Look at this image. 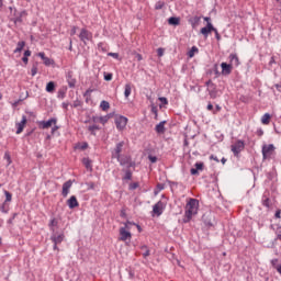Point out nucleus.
Segmentation results:
<instances>
[{
	"mask_svg": "<svg viewBox=\"0 0 281 281\" xmlns=\"http://www.w3.org/2000/svg\"><path fill=\"white\" fill-rule=\"evenodd\" d=\"M196 214H199V200L190 198L184 206L182 223H190L192 217L196 216Z\"/></svg>",
	"mask_w": 281,
	"mask_h": 281,
	"instance_id": "nucleus-1",
	"label": "nucleus"
},
{
	"mask_svg": "<svg viewBox=\"0 0 281 281\" xmlns=\"http://www.w3.org/2000/svg\"><path fill=\"white\" fill-rule=\"evenodd\" d=\"M131 225H133V223L126 222L124 227L119 229V240L122 243H127V240L131 243V238H133V234H131Z\"/></svg>",
	"mask_w": 281,
	"mask_h": 281,
	"instance_id": "nucleus-2",
	"label": "nucleus"
},
{
	"mask_svg": "<svg viewBox=\"0 0 281 281\" xmlns=\"http://www.w3.org/2000/svg\"><path fill=\"white\" fill-rule=\"evenodd\" d=\"M261 153L263 161H267L271 159V157H273V155L276 154V146H273V144L263 145Z\"/></svg>",
	"mask_w": 281,
	"mask_h": 281,
	"instance_id": "nucleus-3",
	"label": "nucleus"
},
{
	"mask_svg": "<svg viewBox=\"0 0 281 281\" xmlns=\"http://www.w3.org/2000/svg\"><path fill=\"white\" fill-rule=\"evenodd\" d=\"M10 12L12 14L11 21L14 22L15 25H19V23H23V16L27 14L25 11H18L16 9L10 7Z\"/></svg>",
	"mask_w": 281,
	"mask_h": 281,
	"instance_id": "nucleus-4",
	"label": "nucleus"
},
{
	"mask_svg": "<svg viewBox=\"0 0 281 281\" xmlns=\"http://www.w3.org/2000/svg\"><path fill=\"white\" fill-rule=\"evenodd\" d=\"M52 243H54L53 249L58 251V245L65 240V233H53L50 236Z\"/></svg>",
	"mask_w": 281,
	"mask_h": 281,
	"instance_id": "nucleus-5",
	"label": "nucleus"
},
{
	"mask_svg": "<svg viewBox=\"0 0 281 281\" xmlns=\"http://www.w3.org/2000/svg\"><path fill=\"white\" fill-rule=\"evenodd\" d=\"M115 126L117 128V131H124V128H126V125L128 124V119L126 116H115Z\"/></svg>",
	"mask_w": 281,
	"mask_h": 281,
	"instance_id": "nucleus-6",
	"label": "nucleus"
},
{
	"mask_svg": "<svg viewBox=\"0 0 281 281\" xmlns=\"http://www.w3.org/2000/svg\"><path fill=\"white\" fill-rule=\"evenodd\" d=\"M231 150L235 157H238L243 150H245V142L237 140L235 144L231 146Z\"/></svg>",
	"mask_w": 281,
	"mask_h": 281,
	"instance_id": "nucleus-7",
	"label": "nucleus"
},
{
	"mask_svg": "<svg viewBox=\"0 0 281 281\" xmlns=\"http://www.w3.org/2000/svg\"><path fill=\"white\" fill-rule=\"evenodd\" d=\"M125 143L124 140L116 144L112 150V159H120L122 157V151L124 150Z\"/></svg>",
	"mask_w": 281,
	"mask_h": 281,
	"instance_id": "nucleus-8",
	"label": "nucleus"
},
{
	"mask_svg": "<svg viewBox=\"0 0 281 281\" xmlns=\"http://www.w3.org/2000/svg\"><path fill=\"white\" fill-rule=\"evenodd\" d=\"M79 38H80L81 43H85V45H87L88 41L93 40V33L89 32L87 29H81V32L79 34Z\"/></svg>",
	"mask_w": 281,
	"mask_h": 281,
	"instance_id": "nucleus-9",
	"label": "nucleus"
},
{
	"mask_svg": "<svg viewBox=\"0 0 281 281\" xmlns=\"http://www.w3.org/2000/svg\"><path fill=\"white\" fill-rule=\"evenodd\" d=\"M58 120L56 117L49 119L48 121H41L40 128L46 130L52 128V126L56 125Z\"/></svg>",
	"mask_w": 281,
	"mask_h": 281,
	"instance_id": "nucleus-10",
	"label": "nucleus"
},
{
	"mask_svg": "<svg viewBox=\"0 0 281 281\" xmlns=\"http://www.w3.org/2000/svg\"><path fill=\"white\" fill-rule=\"evenodd\" d=\"M66 81L68 82V87L70 89L76 88V78H74V71L69 70L66 72Z\"/></svg>",
	"mask_w": 281,
	"mask_h": 281,
	"instance_id": "nucleus-11",
	"label": "nucleus"
},
{
	"mask_svg": "<svg viewBox=\"0 0 281 281\" xmlns=\"http://www.w3.org/2000/svg\"><path fill=\"white\" fill-rule=\"evenodd\" d=\"M164 202L158 201L154 206H153V212L154 214H156V216H161V214H164Z\"/></svg>",
	"mask_w": 281,
	"mask_h": 281,
	"instance_id": "nucleus-12",
	"label": "nucleus"
},
{
	"mask_svg": "<svg viewBox=\"0 0 281 281\" xmlns=\"http://www.w3.org/2000/svg\"><path fill=\"white\" fill-rule=\"evenodd\" d=\"M72 186H74V182L71 180L66 181L63 184L61 196L67 198L69 195V190H71Z\"/></svg>",
	"mask_w": 281,
	"mask_h": 281,
	"instance_id": "nucleus-13",
	"label": "nucleus"
},
{
	"mask_svg": "<svg viewBox=\"0 0 281 281\" xmlns=\"http://www.w3.org/2000/svg\"><path fill=\"white\" fill-rule=\"evenodd\" d=\"M25 124H27V117L25 115L22 116V121L16 123V135H21L23 133V128H25Z\"/></svg>",
	"mask_w": 281,
	"mask_h": 281,
	"instance_id": "nucleus-14",
	"label": "nucleus"
},
{
	"mask_svg": "<svg viewBox=\"0 0 281 281\" xmlns=\"http://www.w3.org/2000/svg\"><path fill=\"white\" fill-rule=\"evenodd\" d=\"M221 68H222V76H229V74H232V69H234V67L227 63H222Z\"/></svg>",
	"mask_w": 281,
	"mask_h": 281,
	"instance_id": "nucleus-15",
	"label": "nucleus"
},
{
	"mask_svg": "<svg viewBox=\"0 0 281 281\" xmlns=\"http://www.w3.org/2000/svg\"><path fill=\"white\" fill-rule=\"evenodd\" d=\"M229 65L233 67H238L240 65V59L238 58V55L236 54H231L228 56Z\"/></svg>",
	"mask_w": 281,
	"mask_h": 281,
	"instance_id": "nucleus-16",
	"label": "nucleus"
},
{
	"mask_svg": "<svg viewBox=\"0 0 281 281\" xmlns=\"http://www.w3.org/2000/svg\"><path fill=\"white\" fill-rule=\"evenodd\" d=\"M214 30V25L212 23H207L206 26L201 29V34H203V36H209L211 32H213Z\"/></svg>",
	"mask_w": 281,
	"mask_h": 281,
	"instance_id": "nucleus-17",
	"label": "nucleus"
},
{
	"mask_svg": "<svg viewBox=\"0 0 281 281\" xmlns=\"http://www.w3.org/2000/svg\"><path fill=\"white\" fill-rule=\"evenodd\" d=\"M67 205L70 210H74L75 207H78V205H80L78 203V199L76 198V195L70 196V199L67 201Z\"/></svg>",
	"mask_w": 281,
	"mask_h": 281,
	"instance_id": "nucleus-18",
	"label": "nucleus"
},
{
	"mask_svg": "<svg viewBox=\"0 0 281 281\" xmlns=\"http://www.w3.org/2000/svg\"><path fill=\"white\" fill-rule=\"evenodd\" d=\"M156 133L158 134H164L166 133V121H161L158 123L155 127Z\"/></svg>",
	"mask_w": 281,
	"mask_h": 281,
	"instance_id": "nucleus-19",
	"label": "nucleus"
},
{
	"mask_svg": "<svg viewBox=\"0 0 281 281\" xmlns=\"http://www.w3.org/2000/svg\"><path fill=\"white\" fill-rule=\"evenodd\" d=\"M199 170H203V162H196L195 168L190 170L191 175H199Z\"/></svg>",
	"mask_w": 281,
	"mask_h": 281,
	"instance_id": "nucleus-20",
	"label": "nucleus"
},
{
	"mask_svg": "<svg viewBox=\"0 0 281 281\" xmlns=\"http://www.w3.org/2000/svg\"><path fill=\"white\" fill-rule=\"evenodd\" d=\"M23 47H25V42L20 41L16 44V48L13 50L14 54H21L23 52Z\"/></svg>",
	"mask_w": 281,
	"mask_h": 281,
	"instance_id": "nucleus-21",
	"label": "nucleus"
},
{
	"mask_svg": "<svg viewBox=\"0 0 281 281\" xmlns=\"http://www.w3.org/2000/svg\"><path fill=\"white\" fill-rule=\"evenodd\" d=\"M46 91L47 93H54V91H56V83L54 81H49L46 85Z\"/></svg>",
	"mask_w": 281,
	"mask_h": 281,
	"instance_id": "nucleus-22",
	"label": "nucleus"
},
{
	"mask_svg": "<svg viewBox=\"0 0 281 281\" xmlns=\"http://www.w3.org/2000/svg\"><path fill=\"white\" fill-rule=\"evenodd\" d=\"M271 122V114L266 113L261 117V124H265L266 126L269 125Z\"/></svg>",
	"mask_w": 281,
	"mask_h": 281,
	"instance_id": "nucleus-23",
	"label": "nucleus"
},
{
	"mask_svg": "<svg viewBox=\"0 0 281 281\" xmlns=\"http://www.w3.org/2000/svg\"><path fill=\"white\" fill-rule=\"evenodd\" d=\"M0 212H2V214H8L10 212V203L3 202L0 205Z\"/></svg>",
	"mask_w": 281,
	"mask_h": 281,
	"instance_id": "nucleus-24",
	"label": "nucleus"
},
{
	"mask_svg": "<svg viewBox=\"0 0 281 281\" xmlns=\"http://www.w3.org/2000/svg\"><path fill=\"white\" fill-rule=\"evenodd\" d=\"M82 164H83L85 168H87V170H90V172H91V170H93V166L91 165V159L83 158Z\"/></svg>",
	"mask_w": 281,
	"mask_h": 281,
	"instance_id": "nucleus-25",
	"label": "nucleus"
},
{
	"mask_svg": "<svg viewBox=\"0 0 281 281\" xmlns=\"http://www.w3.org/2000/svg\"><path fill=\"white\" fill-rule=\"evenodd\" d=\"M189 23H191L192 27H196L199 23H201V16H193L189 20Z\"/></svg>",
	"mask_w": 281,
	"mask_h": 281,
	"instance_id": "nucleus-26",
	"label": "nucleus"
},
{
	"mask_svg": "<svg viewBox=\"0 0 281 281\" xmlns=\"http://www.w3.org/2000/svg\"><path fill=\"white\" fill-rule=\"evenodd\" d=\"M132 92H133V88H132L131 83H126L125 90H124V97L130 98Z\"/></svg>",
	"mask_w": 281,
	"mask_h": 281,
	"instance_id": "nucleus-27",
	"label": "nucleus"
},
{
	"mask_svg": "<svg viewBox=\"0 0 281 281\" xmlns=\"http://www.w3.org/2000/svg\"><path fill=\"white\" fill-rule=\"evenodd\" d=\"M65 95H67V88H61L57 92V98L59 100H65Z\"/></svg>",
	"mask_w": 281,
	"mask_h": 281,
	"instance_id": "nucleus-28",
	"label": "nucleus"
},
{
	"mask_svg": "<svg viewBox=\"0 0 281 281\" xmlns=\"http://www.w3.org/2000/svg\"><path fill=\"white\" fill-rule=\"evenodd\" d=\"M140 250L143 251L144 258H148V256H150V249H148V246L146 245L140 246Z\"/></svg>",
	"mask_w": 281,
	"mask_h": 281,
	"instance_id": "nucleus-29",
	"label": "nucleus"
},
{
	"mask_svg": "<svg viewBox=\"0 0 281 281\" xmlns=\"http://www.w3.org/2000/svg\"><path fill=\"white\" fill-rule=\"evenodd\" d=\"M88 131L91 133V135H95V131H100V126H98L95 123L88 126Z\"/></svg>",
	"mask_w": 281,
	"mask_h": 281,
	"instance_id": "nucleus-30",
	"label": "nucleus"
},
{
	"mask_svg": "<svg viewBox=\"0 0 281 281\" xmlns=\"http://www.w3.org/2000/svg\"><path fill=\"white\" fill-rule=\"evenodd\" d=\"M199 53V48L196 46L191 47V49L188 52L189 58H194V54Z\"/></svg>",
	"mask_w": 281,
	"mask_h": 281,
	"instance_id": "nucleus-31",
	"label": "nucleus"
},
{
	"mask_svg": "<svg viewBox=\"0 0 281 281\" xmlns=\"http://www.w3.org/2000/svg\"><path fill=\"white\" fill-rule=\"evenodd\" d=\"M168 23H169V25H179L180 20H179V18L171 16L168 19Z\"/></svg>",
	"mask_w": 281,
	"mask_h": 281,
	"instance_id": "nucleus-32",
	"label": "nucleus"
},
{
	"mask_svg": "<svg viewBox=\"0 0 281 281\" xmlns=\"http://www.w3.org/2000/svg\"><path fill=\"white\" fill-rule=\"evenodd\" d=\"M121 166H126L130 161L128 157L120 156V159H116Z\"/></svg>",
	"mask_w": 281,
	"mask_h": 281,
	"instance_id": "nucleus-33",
	"label": "nucleus"
},
{
	"mask_svg": "<svg viewBox=\"0 0 281 281\" xmlns=\"http://www.w3.org/2000/svg\"><path fill=\"white\" fill-rule=\"evenodd\" d=\"M100 109H102V111H106L108 109H111V104L108 101H101Z\"/></svg>",
	"mask_w": 281,
	"mask_h": 281,
	"instance_id": "nucleus-34",
	"label": "nucleus"
},
{
	"mask_svg": "<svg viewBox=\"0 0 281 281\" xmlns=\"http://www.w3.org/2000/svg\"><path fill=\"white\" fill-rule=\"evenodd\" d=\"M91 93H93V90L88 89L85 93H83V98H86V102L89 103V101L91 100Z\"/></svg>",
	"mask_w": 281,
	"mask_h": 281,
	"instance_id": "nucleus-35",
	"label": "nucleus"
},
{
	"mask_svg": "<svg viewBox=\"0 0 281 281\" xmlns=\"http://www.w3.org/2000/svg\"><path fill=\"white\" fill-rule=\"evenodd\" d=\"M4 203H11L12 202V193H10L9 191H4Z\"/></svg>",
	"mask_w": 281,
	"mask_h": 281,
	"instance_id": "nucleus-36",
	"label": "nucleus"
},
{
	"mask_svg": "<svg viewBox=\"0 0 281 281\" xmlns=\"http://www.w3.org/2000/svg\"><path fill=\"white\" fill-rule=\"evenodd\" d=\"M111 119L110 115H105V116H99V122L100 124H106V122H109V120Z\"/></svg>",
	"mask_w": 281,
	"mask_h": 281,
	"instance_id": "nucleus-37",
	"label": "nucleus"
},
{
	"mask_svg": "<svg viewBox=\"0 0 281 281\" xmlns=\"http://www.w3.org/2000/svg\"><path fill=\"white\" fill-rule=\"evenodd\" d=\"M43 63L46 67H49V66L54 65V59L46 57V58H44Z\"/></svg>",
	"mask_w": 281,
	"mask_h": 281,
	"instance_id": "nucleus-38",
	"label": "nucleus"
},
{
	"mask_svg": "<svg viewBox=\"0 0 281 281\" xmlns=\"http://www.w3.org/2000/svg\"><path fill=\"white\" fill-rule=\"evenodd\" d=\"M124 179L125 181H131V179H133V173L131 172V170L125 171Z\"/></svg>",
	"mask_w": 281,
	"mask_h": 281,
	"instance_id": "nucleus-39",
	"label": "nucleus"
},
{
	"mask_svg": "<svg viewBox=\"0 0 281 281\" xmlns=\"http://www.w3.org/2000/svg\"><path fill=\"white\" fill-rule=\"evenodd\" d=\"M18 214L13 213L12 216L7 221L8 225H13Z\"/></svg>",
	"mask_w": 281,
	"mask_h": 281,
	"instance_id": "nucleus-40",
	"label": "nucleus"
},
{
	"mask_svg": "<svg viewBox=\"0 0 281 281\" xmlns=\"http://www.w3.org/2000/svg\"><path fill=\"white\" fill-rule=\"evenodd\" d=\"M98 49L100 50V52H106V44L105 43H99L98 44Z\"/></svg>",
	"mask_w": 281,
	"mask_h": 281,
	"instance_id": "nucleus-41",
	"label": "nucleus"
},
{
	"mask_svg": "<svg viewBox=\"0 0 281 281\" xmlns=\"http://www.w3.org/2000/svg\"><path fill=\"white\" fill-rule=\"evenodd\" d=\"M4 159L7 160V166H10L12 164V158L10 157V153L4 154Z\"/></svg>",
	"mask_w": 281,
	"mask_h": 281,
	"instance_id": "nucleus-42",
	"label": "nucleus"
},
{
	"mask_svg": "<svg viewBox=\"0 0 281 281\" xmlns=\"http://www.w3.org/2000/svg\"><path fill=\"white\" fill-rule=\"evenodd\" d=\"M104 80H106V82L113 80V74L104 72Z\"/></svg>",
	"mask_w": 281,
	"mask_h": 281,
	"instance_id": "nucleus-43",
	"label": "nucleus"
},
{
	"mask_svg": "<svg viewBox=\"0 0 281 281\" xmlns=\"http://www.w3.org/2000/svg\"><path fill=\"white\" fill-rule=\"evenodd\" d=\"M164 5H165L164 1H158L155 4V9L156 10H161L164 8Z\"/></svg>",
	"mask_w": 281,
	"mask_h": 281,
	"instance_id": "nucleus-44",
	"label": "nucleus"
},
{
	"mask_svg": "<svg viewBox=\"0 0 281 281\" xmlns=\"http://www.w3.org/2000/svg\"><path fill=\"white\" fill-rule=\"evenodd\" d=\"M159 102H161V104H164L165 106L168 105V99L166 97H159L158 98Z\"/></svg>",
	"mask_w": 281,
	"mask_h": 281,
	"instance_id": "nucleus-45",
	"label": "nucleus"
},
{
	"mask_svg": "<svg viewBox=\"0 0 281 281\" xmlns=\"http://www.w3.org/2000/svg\"><path fill=\"white\" fill-rule=\"evenodd\" d=\"M88 190H95V182H87Z\"/></svg>",
	"mask_w": 281,
	"mask_h": 281,
	"instance_id": "nucleus-46",
	"label": "nucleus"
},
{
	"mask_svg": "<svg viewBox=\"0 0 281 281\" xmlns=\"http://www.w3.org/2000/svg\"><path fill=\"white\" fill-rule=\"evenodd\" d=\"M213 71H214L216 78H218V76H221V71H218V65L217 64L214 65Z\"/></svg>",
	"mask_w": 281,
	"mask_h": 281,
	"instance_id": "nucleus-47",
	"label": "nucleus"
},
{
	"mask_svg": "<svg viewBox=\"0 0 281 281\" xmlns=\"http://www.w3.org/2000/svg\"><path fill=\"white\" fill-rule=\"evenodd\" d=\"M38 74V68L36 66H33L31 69V76H36Z\"/></svg>",
	"mask_w": 281,
	"mask_h": 281,
	"instance_id": "nucleus-48",
	"label": "nucleus"
},
{
	"mask_svg": "<svg viewBox=\"0 0 281 281\" xmlns=\"http://www.w3.org/2000/svg\"><path fill=\"white\" fill-rule=\"evenodd\" d=\"M48 225H49V227H56V225H58V222L56 221V218H53V220H50Z\"/></svg>",
	"mask_w": 281,
	"mask_h": 281,
	"instance_id": "nucleus-49",
	"label": "nucleus"
},
{
	"mask_svg": "<svg viewBox=\"0 0 281 281\" xmlns=\"http://www.w3.org/2000/svg\"><path fill=\"white\" fill-rule=\"evenodd\" d=\"M213 32L215 34L216 41H221V34L218 33V30H216V27H214Z\"/></svg>",
	"mask_w": 281,
	"mask_h": 281,
	"instance_id": "nucleus-50",
	"label": "nucleus"
},
{
	"mask_svg": "<svg viewBox=\"0 0 281 281\" xmlns=\"http://www.w3.org/2000/svg\"><path fill=\"white\" fill-rule=\"evenodd\" d=\"M137 188H139V183L134 182L130 186V190H137Z\"/></svg>",
	"mask_w": 281,
	"mask_h": 281,
	"instance_id": "nucleus-51",
	"label": "nucleus"
},
{
	"mask_svg": "<svg viewBox=\"0 0 281 281\" xmlns=\"http://www.w3.org/2000/svg\"><path fill=\"white\" fill-rule=\"evenodd\" d=\"M262 205H265V207H269V198L262 199Z\"/></svg>",
	"mask_w": 281,
	"mask_h": 281,
	"instance_id": "nucleus-52",
	"label": "nucleus"
},
{
	"mask_svg": "<svg viewBox=\"0 0 281 281\" xmlns=\"http://www.w3.org/2000/svg\"><path fill=\"white\" fill-rule=\"evenodd\" d=\"M158 111L159 110L157 109V106L155 104H151V113L157 116Z\"/></svg>",
	"mask_w": 281,
	"mask_h": 281,
	"instance_id": "nucleus-53",
	"label": "nucleus"
},
{
	"mask_svg": "<svg viewBox=\"0 0 281 281\" xmlns=\"http://www.w3.org/2000/svg\"><path fill=\"white\" fill-rule=\"evenodd\" d=\"M148 159L151 164H157V158L155 156L149 155Z\"/></svg>",
	"mask_w": 281,
	"mask_h": 281,
	"instance_id": "nucleus-54",
	"label": "nucleus"
},
{
	"mask_svg": "<svg viewBox=\"0 0 281 281\" xmlns=\"http://www.w3.org/2000/svg\"><path fill=\"white\" fill-rule=\"evenodd\" d=\"M108 56H111L112 58H115L117 60V58H120V54L117 53H109Z\"/></svg>",
	"mask_w": 281,
	"mask_h": 281,
	"instance_id": "nucleus-55",
	"label": "nucleus"
},
{
	"mask_svg": "<svg viewBox=\"0 0 281 281\" xmlns=\"http://www.w3.org/2000/svg\"><path fill=\"white\" fill-rule=\"evenodd\" d=\"M78 27L72 26L70 30V36H76V32H77Z\"/></svg>",
	"mask_w": 281,
	"mask_h": 281,
	"instance_id": "nucleus-56",
	"label": "nucleus"
},
{
	"mask_svg": "<svg viewBox=\"0 0 281 281\" xmlns=\"http://www.w3.org/2000/svg\"><path fill=\"white\" fill-rule=\"evenodd\" d=\"M164 48H158L157 49V54H158V56H159V58H161V56H164Z\"/></svg>",
	"mask_w": 281,
	"mask_h": 281,
	"instance_id": "nucleus-57",
	"label": "nucleus"
},
{
	"mask_svg": "<svg viewBox=\"0 0 281 281\" xmlns=\"http://www.w3.org/2000/svg\"><path fill=\"white\" fill-rule=\"evenodd\" d=\"M93 124H98L100 122V116H92Z\"/></svg>",
	"mask_w": 281,
	"mask_h": 281,
	"instance_id": "nucleus-58",
	"label": "nucleus"
},
{
	"mask_svg": "<svg viewBox=\"0 0 281 281\" xmlns=\"http://www.w3.org/2000/svg\"><path fill=\"white\" fill-rule=\"evenodd\" d=\"M24 56H25L26 58H30V56H32V50H25V52H24Z\"/></svg>",
	"mask_w": 281,
	"mask_h": 281,
	"instance_id": "nucleus-59",
	"label": "nucleus"
},
{
	"mask_svg": "<svg viewBox=\"0 0 281 281\" xmlns=\"http://www.w3.org/2000/svg\"><path fill=\"white\" fill-rule=\"evenodd\" d=\"M210 97L214 100L216 99V91H210Z\"/></svg>",
	"mask_w": 281,
	"mask_h": 281,
	"instance_id": "nucleus-60",
	"label": "nucleus"
},
{
	"mask_svg": "<svg viewBox=\"0 0 281 281\" xmlns=\"http://www.w3.org/2000/svg\"><path fill=\"white\" fill-rule=\"evenodd\" d=\"M274 217H276V218H281V211H280V210H278V211L276 212Z\"/></svg>",
	"mask_w": 281,
	"mask_h": 281,
	"instance_id": "nucleus-61",
	"label": "nucleus"
},
{
	"mask_svg": "<svg viewBox=\"0 0 281 281\" xmlns=\"http://www.w3.org/2000/svg\"><path fill=\"white\" fill-rule=\"evenodd\" d=\"M60 127H58V125H53V128H52V133H56V131H58Z\"/></svg>",
	"mask_w": 281,
	"mask_h": 281,
	"instance_id": "nucleus-62",
	"label": "nucleus"
},
{
	"mask_svg": "<svg viewBox=\"0 0 281 281\" xmlns=\"http://www.w3.org/2000/svg\"><path fill=\"white\" fill-rule=\"evenodd\" d=\"M206 109L207 111H214V105H212V103H209Z\"/></svg>",
	"mask_w": 281,
	"mask_h": 281,
	"instance_id": "nucleus-63",
	"label": "nucleus"
},
{
	"mask_svg": "<svg viewBox=\"0 0 281 281\" xmlns=\"http://www.w3.org/2000/svg\"><path fill=\"white\" fill-rule=\"evenodd\" d=\"M38 57L42 58V60H45V58H47V57L45 56V53H38Z\"/></svg>",
	"mask_w": 281,
	"mask_h": 281,
	"instance_id": "nucleus-64",
	"label": "nucleus"
}]
</instances>
